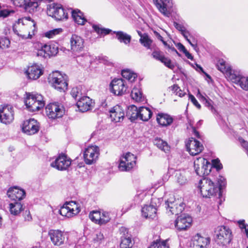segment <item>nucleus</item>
<instances>
[{
    "label": "nucleus",
    "mask_w": 248,
    "mask_h": 248,
    "mask_svg": "<svg viewBox=\"0 0 248 248\" xmlns=\"http://www.w3.org/2000/svg\"><path fill=\"white\" fill-rule=\"evenodd\" d=\"M13 29L14 32L22 39H31L34 34L35 23L30 17L23 18L16 22Z\"/></svg>",
    "instance_id": "obj_1"
},
{
    "label": "nucleus",
    "mask_w": 248,
    "mask_h": 248,
    "mask_svg": "<svg viewBox=\"0 0 248 248\" xmlns=\"http://www.w3.org/2000/svg\"><path fill=\"white\" fill-rule=\"evenodd\" d=\"M199 188L203 197L210 198L215 196L219 198L222 195L219 187L209 177H203L199 181Z\"/></svg>",
    "instance_id": "obj_2"
},
{
    "label": "nucleus",
    "mask_w": 248,
    "mask_h": 248,
    "mask_svg": "<svg viewBox=\"0 0 248 248\" xmlns=\"http://www.w3.org/2000/svg\"><path fill=\"white\" fill-rule=\"evenodd\" d=\"M48 80L51 86L60 92H64L67 89V77L59 71L53 72L49 75Z\"/></svg>",
    "instance_id": "obj_3"
},
{
    "label": "nucleus",
    "mask_w": 248,
    "mask_h": 248,
    "mask_svg": "<svg viewBox=\"0 0 248 248\" xmlns=\"http://www.w3.org/2000/svg\"><path fill=\"white\" fill-rule=\"evenodd\" d=\"M25 104L29 110L32 112L40 110L45 106L42 95L33 93L27 94Z\"/></svg>",
    "instance_id": "obj_4"
},
{
    "label": "nucleus",
    "mask_w": 248,
    "mask_h": 248,
    "mask_svg": "<svg viewBox=\"0 0 248 248\" xmlns=\"http://www.w3.org/2000/svg\"><path fill=\"white\" fill-rule=\"evenodd\" d=\"M47 14L57 21L67 19L68 17L67 10L65 9L61 4L51 3L48 5Z\"/></svg>",
    "instance_id": "obj_5"
},
{
    "label": "nucleus",
    "mask_w": 248,
    "mask_h": 248,
    "mask_svg": "<svg viewBox=\"0 0 248 248\" xmlns=\"http://www.w3.org/2000/svg\"><path fill=\"white\" fill-rule=\"evenodd\" d=\"M215 233L216 241L222 245L229 244L232 239V231L226 226L217 227Z\"/></svg>",
    "instance_id": "obj_6"
},
{
    "label": "nucleus",
    "mask_w": 248,
    "mask_h": 248,
    "mask_svg": "<svg viewBox=\"0 0 248 248\" xmlns=\"http://www.w3.org/2000/svg\"><path fill=\"white\" fill-rule=\"evenodd\" d=\"M63 106L58 103H51L46 107V113L48 118L55 120L62 117L64 114Z\"/></svg>",
    "instance_id": "obj_7"
},
{
    "label": "nucleus",
    "mask_w": 248,
    "mask_h": 248,
    "mask_svg": "<svg viewBox=\"0 0 248 248\" xmlns=\"http://www.w3.org/2000/svg\"><path fill=\"white\" fill-rule=\"evenodd\" d=\"M137 157L131 153L128 152L120 160L119 169L121 171H127L131 170L136 164Z\"/></svg>",
    "instance_id": "obj_8"
},
{
    "label": "nucleus",
    "mask_w": 248,
    "mask_h": 248,
    "mask_svg": "<svg viewBox=\"0 0 248 248\" xmlns=\"http://www.w3.org/2000/svg\"><path fill=\"white\" fill-rule=\"evenodd\" d=\"M99 155V149L96 146H89L85 149L83 157L85 163L91 165L96 162Z\"/></svg>",
    "instance_id": "obj_9"
},
{
    "label": "nucleus",
    "mask_w": 248,
    "mask_h": 248,
    "mask_svg": "<svg viewBox=\"0 0 248 248\" xmlns=\"http://www.w3.org/2000/svg\"><path fill=\"white\" fill-rule=\"evenodd\" d=\"M110 91L116 95H122L126 93L127 87L122 78H115L110 84Z\"/></svg>",
    "instance_id": "obj_10"
},
{
    "label": "nucleus",
    "mask_w": 248,
    "mask_h": 248,
    "mask_svg": "<svg viewBox=\"0 0 248 248\" xmlns=\"http://www.w3.org/2000/svg\"><path fill=\"white\" fill-rule=\"evenodd\" d=\"M84 40L79 36L73 34L70 40L71 51L75 55L81 52L84 49Z\"/></svg>",
    "instance_id": "obj_11"
},
{
    "label": "nucleus",
    "mask_w": 248,
    "mask_h": 248,
    "mask_svg": "<svg viewBox=\"0 0 248 248\" xmlns=\"http://www.w3.org/2000/svg\"><path fill=\"white\" fill-rule=\"evenodd\" d=\"M159 11L164 16L169 17L173 6L172 0H153Z\"/></svg>",
    "instance_id": "obj_12"
},
{
    "label": "nucleus",
    "mask_w": 248,
    "mask_h": 248,
    "mask_svg": "<svg viewBox=\"0 0 248 248\" xmlns=\"http://www.w3.org/2000/svg\"><path fill=\"white\" fill-rule=\"evenodd\" d=\"M186 146L189 154L193 156L201 153L204 149L202 144L193 138L189 139Z\"/></svg>",
    "instance_id": "obj_13"
},
{
    "label": "nucleus",
    "mask_w": 248,
    "mask_h": 248,
    "mask_svg": "<svg viewBox=\"0 0 248 248\" xmlns=\"http://www.w3.org/2000/svg\"><path fill=\"white\" fill-rule=\"evenodd\" d=\"M14 120L13 108L9 106H0V121L5 124L11 123Z\"/></svg>",
    "instance_id": "obj_14"
},
{
    "label": "nucleus",
    "mask_w": 248,
    "mask_h": 248,
    "mask_svg": "<svg viewBox=\"0 0 248 248\" xmlns=\"http://www.w3.org/2000/svg\"><path fill=\"white\" fill-rule=\"evenodd\" d=\"M71 164L70 158L64 155H61L51 163L50 166L58 170H66Z\"/></svg>",
    "instance_id": "obj_15"
},
{
    "label": "nucleus",
    "mask_w": 248,
    "mask_h": 248,
    "mask_svg": "<svg viewBox=\"0 0 248 248\" xmlns=\"http://www.w3.org/2000/svg\"><path fill=\"white\" fill-rule=\"evenodd\" d=\"M22 129L23 132L27 135H33L39 130V124L35 119H30L24 122Z\"/></svg>",
    "instance_id": "obj_16"
},
{
    "label": "nucleus",
    "mask_w": 248,
    "mask_h": 248,
    "mask_svg": "<svg viewBox=\"0 0 248 248\" xmlns=\"http://www.w3.org/2000/svg\"><path fill=\"white\" fill-rule=\"evenodd\" d=\"M192 218L188 215L182 214L175 221V227L179 231L186 230L192 222Z\"/></svg>",
    "instance_id": "obj_17"
},
{
    "label": "nucleus",
    "mask_w": 248,
    "mask_h": 248,
    "mask_svg": "<svg viewBox=\"0 0 248 248\" xmlns=\"http://www.w3.org/2000/svg\"><path fill=\"white\" fill-rule=\"evenodd\" d=\"M229 79L239 85L243 89L248 91V78L243 77L239 72L233 71L230 75Z\"/></svg>",
    "instance_id": "obj_18"
},
{
    "label": "nucleus",
    "mask_w": 248,
    "mask_h": 248,
    "mask_svg": "<svg viewBox=\"0 0 248 248\" xmlns=\"http://www.w3.org/2000/svg\"><path fill=\"white\" fill-rule=\"evenodd\" d=\"M51 242L55 246H61L64 244L65 240V234L58 230H51L48 232Z\"/></svg>",
    "instance_id": "obj_19"
},
{
    "label": "nucleus",
    "mask_w": 248,
    "mask_h": 248,
    "mask_svg": "<svg viewBox=\"0 0 248 248\" xmlns=\"http://www.w3.org/2000/svg\"><path fill=\"white\" fill-rule=\"evenodd\" d=\"M210 242L209 237H204L197 233L191 239V246L193 248H207Z\"/></svg>",
    "instance_id": "obj_20"
},
{
    "label": "nucleus",
    "mask_w": 248,
    "mask_h": 248,
    "mask_svg": "<svg viewBox=\"0 0 248 248\" xmlns=\"http://www.w3.org/2000/svg\"><path fill=\"white\" fill-rule=\"evenodd\" d=\"M166 207L170 209V212L171 214L178 215L181 213L184 209V204L178 200L171 201L168 200L165 202Z\"/></svg>",
    "instance_id": "obj_21"
},
{
    "label": "nucleus",
    "mask_w": 248,
    "mask_h": 248,
    "mask_svg": "<svg viewBox=\"0 0 248 248\" xmlns=\"http://www.w3.org/2000/svg\"><path fill=\"white\" fill-rule=\"evenodd\" d=\"M43 73L41 66L37 64L29 66L26 71V75L29 79L36 80Z\"/></svg>",
    "instance_id": "obj_22"
},
{
    "label": "nucleus",
    "mask_w": 248,
    "mask_h": 248,
    "mask_svg": "<svg viewBox=\"0 0 248 248\" xmlns=\"http://www.w3.org/2000/svg\"><path fill=\"white\" fill-rule=\"evenodd\" d=\"M7 194L8 197L14 202H19L25 197V192L23 189L15 186L9 188Z\"/></svg>",
    "instance_id": "obj_23"
},
{
    "label": "nucleus",
    "mask_w": 248,
    "mask_h": 248,
    "mask_svg": "<svg viewBox=\"0 0 248 248\" xmlns=\"http://www.w3.org/2000/svg\"><path fill=\"white\" fill-rule=\"evenodd\" d=\"M92 100L87 96L80 97L77 102V106L81 112H85L90 110L93 107Z\"/></svg>",
    "instance_id": "obj_24"
},
{
    "label": "nucleus",
    "mask_w": 248,
    "mask_h": 248,
    "mask_svg": "<svg viewBox=\"0 0 248 248\" xmlns=\"http://www.w3.org/2000/svg\"><path fill=\"white\" fill-rule=\"evenodd\" d=\"M109 113L111 120L115 123L123 121L124 116V110L120 106H116L112 108Z\"/></svg>",
    "instance_id": "obj_25"
},
{
    "label": "nucleus",
    "mask_w": 248,
    "mask_h": 248,
    "mask_svg": "<svg viewBox=\"0 0 248 248\" xmlns=\"http://www.w3.org/2000/svg\"><path fill=\"white\" fill-rule=\"evenodd\" d=\"M152 55L155 59L161 62L167 67L171 69L174 68L175 65L171 62V61L169 58L165 57L161 51H154L153 52Z\"/></svg>",
    "instance_id": "obj_26"
},
{
    "label": "nucleus",
    "mask_w": 248,
    "mask_h": 248,
    "mask_svg": "<svg viewBox=\"0 0 248 248\" xmlns=\"http://www.w3.org/2000/svg\"><path fill=\"white\" fill-rule=\"evenodd\" d=\"M204 162H206V159L202 157H199L195 160L194 167L196 173L198 175L202 176L207 175V170H204Z\"/></svg>",
    "instance_id": "obj_27"
},
{
    "label": "nucleus",
    "mask_w": 248,
    "mask_h": 248,
    "mask_svg": "<svg viewBox=\"0 0 248 248\" xmlns=\"http://www.w3.org/2000/svg\"><path fill=\"white\" fill-rule=\"evenodd\" d=\"M156 121L160 125L162 126H168L172 124L173 119L168 114L161 113L157 114Z\"/></svg>",
    "instance_id": "obj_28"
},
{
    "label": "nucleus",
    "mask_w": 248,
    "mask_h": 248,
    "mask_svg": "<svg viewBox=\"0 0 248 248\" xmlns=\"http://www.w3.org/2000/svg\"><path fill=\"white\" fill-rule=\"evenodd\" d=\"M157 209L153 205H145L141 209L142 216L146 218H153L155 217Z\"/></svg>",
    "instance_id": "obj_29"
},
{
    "label": "nucleus",
    "mask_w": 248,
    "mask_h": 248,
    "mask_svg": "<svg viewBox=\"0 0 248 248\" xmlns=\"http://www.w3.org/2000/svg\"><path fill=\"white\" fill-rule=\"evenodd\" d=\"M123 230H125L126 233H124L123 235L121 236L120 247L121 248H131L133 246L131 235L128 233L127 230L124 228L121 229V231Z\"/></svg>",
    "instance_id": "obj_30"
},
{
    "label": "nucleus",
    "mask_w": 248,
    "mask_h": 248,
    "mask_svg": "<svg viewBox=\"0 0 248 248\" xmlns=\"http://www.w3.org/2000/svg\"><path fill=\"white\" fill-rule=\"evenodd\" d=\"M139 108L134 105H131L128 107L126 111V116L131 122L134 121L138 118H139Z\"/></svg>",
    "instance_id": "obj_31"
},
{
    "label": "nucleus",
    "mask_w": 248,
    "mask_h": 248,
    "mask_svg": "<svg viewBox=\"0 0 248 248\" xmlns=\"http://www.w3.org/2000/svg\"><path fill=\"white\" fill-rule=\"evenodd\" d=\"M72 16L74 21L78 25H83L87 22L83 14L79 10H74L72 11Z\"/></svg>",
    "instance_id": "obj_32"
},
{
    "label": "nucleus",
    "mask_w": 248,
    "mask_h": 248,
    "mask_svg": "<svg viewBox=\"0 0 248 248\" xmlns=\"http://www.w3.org/2000/svg\"><path fill=\"white\" fill-rule=\"evenodd\" d=\"M9 209L11 214L17 216L23 210V205L20 202L15 201L9 204Z\"/></svg>",
    "instance_id": "obj_33"
},
{
    "label": "nucleus",
    "mask_w": 248,
    "mask_h": 248,
    "mask_svg": "<svg viewBox=\"0 0 248 248\" xmlns=\"http://www.w3.org/2000/svg\"><path fill=\"white\" fill-rule=\"evenodd\" d=\"M114 33L116 34V38L120 43H123L125 45H127L130 43L131 35L122 31H115Z\"/></svg>",
    "instance_id": "obj_34"
},
{
    "label": "nucleus",
    "mask_w": 248,
    "mask_h": 248,
    "mask_svg": "<svg viewBox=\"0 0 248 248\" xmlns=\"http://www.w3.org/2000/svg\"><path fill=\"white\" fill-rule=\"evenodd\" d=\"M217 67L218 70L223 73H225L229 78H230V75L233 74L234 71L229 66H227L225 62L222 59L219 60L217 64Z\"/></svg>",
    "instance_id": "obj_35"
},
{
    "label": "nucleus",
    "mask_w": 248,
    "mask_h": 248,
    "mask_svg": "<svg viewBox=\"0 0 248 248\" xmlns=\"http://www.w3.org/2000/svg\"><path fill=\"white\" fill-rule=\"evenodd\" d=\"M43 0H27V2L24 6V9L27 12L30 13H33L36 10L39 6L40 3Z\"/></svg>",
    "instance_id": "obj_36"
},
{
    "label": "nucleus",
    "mask_w": 248,
    "mask_h": 248,
    "mask_svg": "<svg viewBox=\"0 0 248 248\" xmlns=\"http://www.w3.org/2000/svg\"><path fill=\"white\" fill-rule=\"evenodd\" d=\"M139 118L143 121H148L152 115V112L148 108L141 107L139 108Z\"/></svg>",
    "instance_id": "obj_37"
},
{
    "label": "nucleus",
    "mask_w": 248,
    "mask_h": 248,
    "mask_svg": "<svg viewBox=\"0 0 248 248\" xmlns=\"http://www.w3.org/2000/svg\"><path fill=\"white\" fill-rule=\"evenodd\" d=\"M131 97L136 102H141L143 100L142 93L140 88L134 87L131 93Z\"/></svg>",
    "instance_id": "obj_38"
},
{
    "label": "nucleus",
    "mask_w": 248,
    "mask_h": 248,
    "mask_svg": "<svg viewBox=\"0 0 248 248\" xmlns=\"http://www.w3.org/2000/svg\"><path fill=\"white\" fill-rule=\"evenodd\" d=\"M175 177L177 182L181 185H185L187 182L185 171H176Z\"/></svg>",
    "instance_id": "obj_39"
},
{
    "label": "nucleus",
    "mask_w": 248,
    "mask_h": 248,
    "mask_svg": "<svg viewBox=\"0 0 248 248\" xmlns=\"http://www.w3.org/2000/svg\"><path fill=\"white\" fill-rule=\"evenodd\" d=\"M122 76L124 78L127 79L131 82H133L137 77L136 73L128 69L122 70Z\"/></svg>",
    "instance_id": "obj_40"
},
{
    "label": "nucleus",
    "mask_w": 248,
    "mask_h": 248,
    "mask_svg": "<svg viewBox=\"0 0 248 248\" xmlns=\"http://www.w3.org/2000/svg\"><path fill=\"white\" fill-rule=\"evenodd\" d=\"M68 210H69L74 215L78 214L80 212L79 207L76 202L71 201L65 203Z\"/></svg>",
    "instance_id": "obj_41"
},
{
    "label": "nucleus",
    "mask_w": 248,
    "mask_h": 248,
    "mask_svg": "<svg viewBox=\"0 0 248 248\" xmlns=\"http://www.w3.org/2000/svg\"><path fill=\"white\" fill-rule=\"evenodd\" d=\"M198 95L199 97L201 98V99L204 102V105L206 107H208L209 109L213 113H215L216 112V109L212 106V101L208 97V98H206L204 97L202 94H201L200 92V91H198Z\"/></svg>",
    "instance_id": "obj_42"
},
{
    "label": "nucleus",
    "mask_w": 248,
    "mask_h": 248,
    "mask_svg": "<svg viewBox=\"0 0 248 248\" xmlns=\"http://www.w3.org/2000/svg\"><path fill=\"white\" fill-rule=\"evenodd\" d=\"M154 143L158 148L164 151L165 152L169 150L170 147L167 143L160 139H155L154 140Z\"/></svg>",
    "instance_id": "obj_43"
},
{
    "label": "nucleus",
    "mask_w": 248,
    "mask_h": 248,
    "mask_svg": "<svg viewBox=\"0 0 248 248\" xmlns=\"http://www.w3.org/2000/svg\"><path fill=\"white\" fill-rule=\"evenodd\" d=\"M167 241L168 240H157L156 241L153 242L148 248H169Z\"/></svg>",
    "instance_id": "obj_44"
},
{
    "label": "nucleus",
    "mask_w": 248,
    "mask_h": 248,
    "mask_svg": "<svg viewBox=\"0 0 248 248\" xmlns=\"http://www.w3.org/2000/svg\"><path fill=\"white\" fill-rule=\"evenodd\" d=\"M140 42L147 49H150L153 41L147 34L144 33L143 36H141Z\"/></svg>",
    "instance_id": "obj_45"
},
{
    "label": "nucleus",
    "mask_w": 248,
    "mask_h": 248,
    "mask_svg": "<svg viewBox=\"0 0 248 248\" xmlns=\"http://www.w3.org/2000/svg\"><path fill=\"white\" fill-rule=\"evenodd\" d=\"M102 213L100 211H93L89 214L91 220L95 223L100 225Z\"/></svg>",
    "instance_id": "obj_46"
},
{
    "label": "nucleus",
    "mask_w": 248,
    "mask_h": 248,
    "mask_svg": "<svg viewBox=\"0 0 248 248\" xmlns=\"http://www.w3.org/2000/svg\"><path fill=\"white\" fill-rule=\"evenodd\" d=\"M45 46L46 48V51L48 53V57L55 56L57 54L58 49V47H56L54 45H45Z\"/></svg>",
    "instance_id": "obj_47"
},
{
    "label": "nucleus",
    "mask_w": 248,
    "mask_h": 248,
    "mask_svg": "<svg viewBox=\"0 0 248 248\" xmlns=\"http://www.w3.org/2000/svg\"><path fill=\"white\" fill-rule=\"evenodd\" d=\"M93 28L95 32H96L98 34L100 35H106L108 34L111 31L109 29H107L105 28H103L100 27L99 25H93Z\"/></svg>",
    "instance_id": "obj_48"
},
{
    "label": "nucleus",
    "mask_w": 248,
    "mask_h": 248,
    "mask_svg": "<svg viewBox=\"0 0 248 248\" xmlns=\"http://www.w3.org/2000/svg\"><path fill=\"white\" fill-rule=\"evenodd\" d=\"M59 212L62 216L67 217H70L74 216L72 213L68 210V208L65 204L60 208Z\"/></svg>",
    "instance_id": "obj_49"
},
{
    "label": "nucleus",
    "mask_w": 248,
    "mask_h": 248,
    "mask_svg": "<svg viewBox=\"0 0 248 248\" xmlns=\"http://www.w3.org/2000/svg\"><path fill=\"white\" fill-rule=\"evenodd\" d=\"M62 31V29L61 28L55 29L49 31L45 33V36L48 38H52L55 35L59 34Z\"/></svg>",
    "instance_id": "obj_50"
},
{
    "label": "nucleus",
    "mask_w": 248,
    "mask_h": 248,
    "mask_svg": "<svg viewBox=\"0 0 248 248\" xmlns=\"http://www.w3.org/2000/svg\"><path fill=\"white\" fill-rule=\"evenodd\" d=\"M110 219V218L108 213L103 211L101 214V220H100V225H101L106 224L109 221Z\"/></svg>",
    "instance_id": "obj_51"
},
{
    "label": "nucleus",
    "mask_w": 248,
    "mask_h": 248,
    "mask_svg": "<svg viewBox=\"0 0 248 248\" xmlns=\"http://www.w3.org/2000/svg\"><path fill=\"white\" fill-rule=\"evenodd\" d=\"M71 94L72 97L76 100H78L80 97H81V93L79 88L78 87L73 88L71 92Z\"/></svg>",
    "instance_id": "obj_52"
},
{
    "label": "nucleus",
    "mask_w": 248,
    "mask_h": 248,
    "mask_svg": "<svg viewBox=\"0 0 248 248\" xmlns=\"http://www.w3.org/2000/svg\"><path fill=\"white\" fill-rule=\"evenodd\" d=\"M217 183H216V185L219 187V191L221 192V189L224 187L226 184V179L222 176H219L217 178Z\"/></svg>",
    "instance_id": "obj_53"
},
{
    "label": "nucleus",
    "mask_w": 248,
    "mask_h": 248,
    "mask_svg": "<svg viewBox=\"0 0 248 248\" xmlns=\"http://www.w3.org/2000/svg\"><path fill=\"white\" fill-rule=\"evenodd\" d=\"M46 48L45 45H44L40 49L37 50L36 52V55L38 57H41L45 58L48 57V53L47 51H46Z\"/></svg>",
    "instance_id": "obj_54"
},
{
    "label": "nucleus",
    "mask_w": 248,
    "mask_h": 248,
    "mask_svg": "<svg viewBox=\"0 0 248 248\" xmlns=\"http://www.w3.org/2000/svg\"><path fill=\"white\" fill-rule=\"evenodd\" d=\"M10 44V40L6 38H1L0 39V48L1 49H5L8 48Z\"/></svg>",
    "instance_id": "obj_55"
},
{
    "label": "nucleus",
    "mask_w": 248,
    "mask_h": 248,
    "mask_svg": "<svg viewBox=\"0 0 248 248\" xmlns=\"http://www.w3.org/2000/svg\"><path fill=\"white\" fill-rule=\"evenodd\" d=\"M240 228L244 231L248 238V225L245 223V220H240L238 221Z\"/></svg>",
    "instance_id": "obj_56"
},
{
    "label": "nucleus",
    "mask_w": 248,
    "mask_h": 248,
    "mask_svg": "<svg viewBox=\"0 0 248 248\" xmlns=\"http://www.w3.org/2000/svg\"><path fill=\"white\" fill-rule=\"evenodd\" d=\"M211 166H213L214 168H216L217 170H219L222 168V165L218 159L213 160Z\"/></svg>",
    "instance_id": "obj_57"
},
{
    "label": "nucleus",
    "mask_w": 248,
    "mask_h": 248,
    "mask_svg": "<svg viewBox=\"0 0 248 248\" xmlns=\"http://www.w3.org/2000/svg\"><path fill=\"white\" fill-rule=\"evenodd\" d=\"M189 99L191 100V101L192 102V103L199 109L201 108V106L200 104L198 103L196 99L195 98V97L191 94H189Z\"/></svg>",
    "instance_id": "obj_58"
},
{
    "label": "nucleus",
    "mask_w": 248,
    "mask_h": 248,
    "mask_svg": "<svg viewBox=\"0 0 248 248\" xmlns=\"http://www.w3.org/2000/svg\"><path fill=\"white\" fill-rule=\"evenodd\" d=\"M11 13H14V12L9 11L8 10H1L0 11V17H7L10 15Z\"/></svg>",
    "instance_id": "obj_59"
},
{
    "label": "nucleus",
    "mask_w": 248,
    "mask_h": 248,
    "mask_svg": "<svg viewBox=\"0 0 248 248\" xmlns=\"http://www.w3.org/2000/svg\"><path fill=\"white\" fill-rule=\"evenodd\" d=\"M173 25L175 28L181 31V33H182L183 31L186 30L185 28L182 25L177 23V22H174Z\"/></svg>",
    "instance_id": "obj_60"
},
{
    "label": "nucleus",
    "mask_w": 248,
    "mask_h": 248,
    "mask_svg": "<svg viewBox=\"0 0 248 248\" xmlns=\"http://www.w3.org/2000/svg\"><path fill=\"white\" fill-rule=\"evenodd\" d=\"M211 164L206 159V162H204V166L203 168L204 170L206 169V170H207V175L211 171Z\"/></svg>",
    "instance_id": "obj_61"
},
{
    "label": "nucleus",
    "mask_w": 248,
    "mask_h": 248,
    "mask_svg": "<svg viewBox=\"0 0 248 248\" xmlns=\"http://www.w3.org/2000/svg\"><path fill=\"white\" fill-rule=\"evenodd\" d=\"M239 141L240 143H241L242 146L246 151L247 150V149L248 148V142L247 141H245L242 138H239Z\"/></svg>",
    "instance_id": "obj_62"
},
{
    "label": "nucleus",
    "mask_w": 248,
    "mask_h": 248,
    "mask_svg": "<svg viewBox=\"0 0 248 248\" xmlns=\"http://www.w3.org/2000/svg\"><path fill=\"white\" fill-rule=\"evenodd\" d=\"M154 34H155V36L158 38V39L160 40L163 43V44L164 45H165V46L167 45V43L165 41H164L163 38L158 32H157L156 31H155Z\"/></svg>",
    "instance_id": "obj_63"
},
{
    "label": "nucleus",
    "mask_w": 248,
    "mask_h": 248,
    "mask_svg": "<svg viewBox=\"0 0 248 248\" xmlns=\"http://www.w3.org/2000/svg\"><path fill=\"white\" fill-rule=\"evenodd\" d=\"M176 46L180 51H182L183 53H184L186 50L184 46L180 43H178L176 45Z\"/></svg>",
    "instance_id": "obj_64"
}]
</instances>
